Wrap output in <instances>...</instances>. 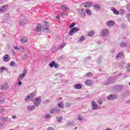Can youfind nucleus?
Masks as SVG:
<instances>
[{
	"label": "nucleus",
	"mask_w": 130,
	"mask_h": 130,
	"mask_svg": "<svg viewBox=\"0 0 130 130\" xmlns=\"http://www.w3.org/2000/svg\"><path fill=\"white\" fill-rule=\"evenodd\" d=\"M56 19H57V20H58V19H60L59 16H57L56 17Z\"/></svg>",
	"instance_id": "56"
},
{
	"label": "nucleus",
	"mask_w": 130,
	"mask_h": 130,
	"mask_svg": "<svg viewBox=\"0 0 130 130\" xmlns=\"http://www.w3.org/2000/svg\"><path fill=\"white\" fill-rule=\"evenodd\" d=\"M26 74H27V71L24 70L23 71V74H21L17 78V82L18 83V86H21L22 85V82L21 81L23 80V79L26 76Z\"/></svg>",
	"instance_id": "1"
},
{
	"label": "nucleus",
	"mask_w": 130,
	"mask_h": 130,
	"mask_svg": "<svg viewBox=\"0 0 130 130\" xmlns=\"http://www.w3.org/2000/svg\"><path fill=\"white\" fill-rule=\"evenodd\" d=\"M34 103L36 107L39 106V105H40V103H41V98H40V96L37 97L34 99Z\"/></svg>",
	"instance_id": "4"
},
{
	"label": "nucleus",
	"mask_w": 130,
	"mask_h": 130,
	"mask_svg": "<svg viewBox=\"0 0 130 130\" xmlns=\"http://www.w3.org/2000/svg\"><path fill=\"white\" fill-rule=\"evenodd\" d=\"M91 108L92 110H96L98 109V105L96 104L95 101H93L91 103Z\"/></svg>",
	"instance_id": "10"
},
{
	"label": "nucleus",
	"mask_w": 130,
	"mask_h": 130,
	"mask_svg": "<svg viewBox=\"0 0 130 130\" xmlns=\"http://www.w3.org/2000/svg\"><path fill=\"white\" fill-rule=\"evenodd\" d=\"M20 41H21L22 43H26V42L28 41V39H27V38H22L20 40Z\"/></svg>",
	"instance_id": "25"
},
{
	"label": "nucleus",
	"mask_w": 130,
	"mask_h": 130,
	"mask_svg": "<svg viewBox=\"0 0 130 130\" xmlns=\"http://www.w3.org/2000/svg\"><path fill=\"white\" fill-rule=\"evenodd\" d=\"M27 23L28 20H27L26 19H21L19 21V25L21 27L24 26V25H25V24H27Z\"/></svg>",
	"instance_id": "9"
},
{
	"label": "nucleus",
	"mask_w": 130,
	"mask_h": 130,
	"mask_svg": "<svg viewBox=\"0 0 130 130\" xmlns=\"http://www.w3.org/2000/svg\"><path fill=\"white\" fill-rule=\"evenodd\" d=\"M126 18H127L128 22H129L130 23V14L129 13H128L126 14Z\"/></svg>",
	"instance_id": "38"
},
{
	"label": "nucleus",
	"mask_w": 130,
	"mask_h": 130,
	"mask_svg": "<svg viewBox=\"0 0 130 130\" xmlns=\"http://www.w3.org/2000/svg\"><path fill=\"white\" fill-rule=\"evenodd\" d=\"M4 112V109H0V113H3Z\"/></svg>",
	"instance_id": "54"
},
{
	"label": "nucleus",
	"mask_w": 130,
	"mask_h": 130,
	"mask_svg": "<svg viewBox=\"0 0 130 130\" xmlns=\"http://www.w3.org/2000/svg\"><path fill=\"white\" fill-rule=\"evenodd\" d=\"M86 76L87 77H92V76H93V74H92V73L88 72L86 74Z\"/></svg>",
	"instance_id": "37"
},
{
	"label": "nucleus",
	"mask_w": 130,
	"mask_h": 130,
	"mask_svg": "<svg viewBox=\"0 0 130 130\" xmlns=\"http://www.w3.org/2000/svg\"><path fill=\"white\" fill-rule=\"evenodd\" d=\"M4 71H8V68L6 67H1L0 68V72L1 73H4Z\"/></svg>",
	"instance_id": "27"
},
{
	"label": "nucleus",
	"mask_w": 130,
	"mask_h": 130,
	"mask_svg": "<svg viewBox=\"0 0 130 130\" xmlns=\"http://www.w3.org/2000/svg\"><path fill=\"white\" fill-rule=\"evenodd\" d=\"M78 120H79V121H82V120H83V117H82V116L79 115L78 117Z\"/></svg>",
	"instance_id": "45"
},
{
	"label": "nucleus",
	"mask_w": 130,
	"mask_h": 130,
	"mask_svg": "<svg viewBox=\"0 0 130 130\" xmlns=\"http://www.w3.org/2000/svg\"><path fill=\"white\" fill-rule=\"evenodd\" d=\"M51 117V116L49 114L45 116V118L46 119H49V118H50Z\"/></svg>",
	"instance_id": "39"
},
{
	"label": "nucleus",
	"mask_w": 130,
	"mask_h": 130,
	"mask_svg": "<svg viewBox=\"0 0 130 130\" xmlns=\"http://www.w3.org/2000/svg\"><path fill=\"white\" fill-rule=\"evenodd\" d=\"M87 58H90V57H89V56H88V57H87Z\"/></svg>",
	"instance_id": "62"
},
{
	"label": "nucleus",
	"mask_w": 130,
	"mask_h": 130,
	"mask_svg": "<svg viewBox=\"0 0 130 130\" xmlns=\"http://www.w3.org/2000/svg\"><path fill=\"white\" fill-rule=\"evenodd\" d=\"M14 49H15V50H19V48H18L17 46H15L14 47Z\"/></svg>",
	"instance_id": "53"
},
{
	"label": "nucleus",
	"mask_w": 130,
	"mask_h": 130,
	"mask_svg": "<svg viewBox=\"0 0 130 130\" xmlns=\"http://www.w3.org/2000/svg\"><path fill=\"white\" fill-rule=\"evenodd\" d=\"M106 130H111V128H108V129H106Z\"/></svg>",
	"instance_id": "59"
},
{
	"label": "nucleus",
	"mask_w": 130,
	"mask_h": 130,
	"mask_svg": "<svg viewBox=\"0 0 130 130\" xmlns=\"http://www.w3.org/2000/svg\"><path fill=\"white\" fill-rule=\"evenodd\" d=\"M75 26H76V23L74 22L71 23L69 26V29H72V28H73V27H75Z\"/></svg>",
	"instance_id": "35"
},
{
	"label": "nucleus",
	"mask_w": 130,
	"mask_h": 130,
	"mask_svg": "<svg viewBox=\"0 0 130 130\" xmlns=\"http://www.w3.org/2000/svg\"><path fill=\"white\" fill-rule=\"evenodd\" d=\"M111 11H112L113 13L115 15H119V12L117 11V10H116L115 8H112L111 9Z\"/></svg>",
	"instance_id": "21"
},
{
	"label": "nucleus",
	"mask_w": 130,
	"mask_h": 130,
	"mask_svg": "<svg viewBox=\"0 0 130 130\" xmlns=\"http://www.w3.org/2000/svg\"><path fill=\"white\" fill-rule=\"evenodd\" d=\"M85 12L88 16H91L92 15V12L90 10V9H86Z\"/></svg>",
	"instance_id": "28"
},
{
	"label": "nucleus",
	"mask_w": 130,
	"mask_h": 130,
	"mask_svg": "<svg viewBox=\"0 0 130 130\" xmlns=\"http://www.w3.org/2000/svg\"><path fill=\"white\" fill-rule=\"evenodd\" d=\"M120 47H124L126 46V44L125 42H121L120 44Z\"/></svg>",
	"instance_id": "34"
},
{
	"label": "nucleus",
	"mask_w": 130,
	"mask_h": 130,
	"mask_svg": "<svg viewBox=\"0 0 130 130\" xmlns=\"http://www.w3.org/2000/svg\"><path fill=\"white\" fill-rule=\"evenodd\" d=\"M66 46V43H62L59 47V49H62Z\"/></svg>",
	"instance_id": "36"
},
{
	"label": "nucleus",
	"mask_w": 130,
	"mask_h": 130,
	"mask_svg": "<svg viewBox=\"0 0 130 130\" xmlns=\"http://www.w3.org/2000/svg\"><path fill=\"white\" fill-rule=\"evenodd\" d=\"M4 103V100L0 98V104H3Z\"/></svg>",
	"instance_id": "48"
},
{
	"label": "nucleus",
	"mask_w": 130,
	"mask_h": 130,
	"mask_svg": "<svg viewBox=\"0 0 130 130\" xmlns=\"http://www.w3.org/2000/svg\"><path fill=\"white\" fill-rule=\"evenodd\" d=\"M71 103H69V102H67L66 104H65V106H66V107H71Z\"/></svg>",
	"instance_id": "44"
},
{
	"label": "nucleus",
	"mask_w": 130,
	"mask_h": 130,
	"mask_svg": "<svg viewBox=\"0 0 130 130\" xmlns=\"http://www.w3.org/2000/svg\"><path fill=\"white\" fill-rule=\"evenodd\" d=\"M82 5L85 8H91V7H92V4L89 2L83 3Z\"/></svg>",
	"instance_id": "18"
},
{
	"label": "nucleus",
	"mask_w": 130,
	"mask_h": 130,
	"mask_svg": "<svg viewBox=\"0 0 130 130\" xmlns=\"http://www.w3.org/2000/svg\"><path fill=\"white\" fill-rule=\"evenodd\" d=\"M109 32V30L108 29H102L101 31V35L103 37H104L105 36H107V35H108Z\"/></svg>",
	"instance_id": "7"
},
{
	"label": "nucleus",
	"mask_w": 130,
	"mask_h": 130,
	"mask_svg": "<svg viewBox=\"0 0 130 130\" xmlns=\"http://www.w3.org/2000/svg\"><path fill=\"white\" fill-rule=\"evenodd\" d=\"M88 35L89 36H90L91 37H92V36H94V31H90L88 33Z\"/></svg>",
	"instance_id": "43"
},
{
	"label": "nucleus",
	"mask_w": 130,
	"mask_h": 130,
	"mask_svg": "<svg viewBox=\"0 0 130 130\" xmlns=\"http://www.w3.org/2000/svg\"><path fill=\"white\" fill-rule=\"evenodd\" d=\"M101 43V42H99V44H100Z\"/></svg>",
	"instance_id": "61"
},
{
	"label": "nucleus",
	"mask_w": 130,
	"mask_h": 130,
	"mask_svg": "<svg viewBox=\"0 0 130 130\" xmlns=\"http://www.w3.org/2000/svg\"><path fill=\"white\" fill-rule=\"evenodd\" d=\"M115 81V78L114 77H111L109 78L108 79V82L105 83V85H107L108 86V85H111V84H113V83H114Z\"/></svg>",
	"instance_id": "6"
},
{
	"label": "nucleus",
	"mask_w": 130,
	"mask_h": 130,
	"mask_svg": "<svg viewBox=\"0 0 130 130\" xmlns=\"http://www.w3.org/2000/svg\"><path fill=\"white\" fill-rule=\"evenodd\" d=\"M77 127H76L75 128V129H77Z\"/></svg>",
	"instance_id": "63"
},
{
	"label": "nucleus",
	"mask_w": 130,
	"mask_h": 130,
	"mask_svg": "<svg viewBox=\"0 0 130 130\" xmlns=\"http://www.w3.org/2000/svg\"><path fill=\"white\" fill-rule=\"evenodd\" d=\"M10 59L11 57L8 54H6L3 56V60L5 62H8V61H10Z\"/></svg>",
	"instance_id": "14"
},
{
	"label": "nucleus",
	"mask_w": 130,
	"mask_h": 130,
	"mask_svg": "<svg viewBox=\"0 0 130 130\" xmlns=\"http://www.w3.org/2000/svg\"><path fill=\"white\" fill-rule=\"evenodd\" d=\"M8 83H4L3 84V86H1V89L2 90H6V89H8Z\"/></svg>",
	"instance_id": "22"
},
{
	"label": "nucleus",
	"mask_w": 130,
	"mask_h": 130,
	"mask_svg": "<svg viewBox=\"0 0 130 130\" xmlns=\"http://www.w3.org/2000/svg\"><path fill=\"white\" fill-rule=\"evenodd\" d=\"M58 107H59V108H61L62 109L63 108V103L60 102L58 104Z\"/></svg>",
	"instance_id": "32"
},
{
	"label": "nucleus",
	"mask_w": 130,
	"mask_h": 130,
	"mask_svg": "<svg viewBox=\"0 0 130 130\" xmlns=\"http://www.w3.org/2000/svg\"><path fill=\"white\" fill-rule=\"evenodd\" d=\"M120 15H123L124 14V10L123 9H120Z\"/></svg>",
	"instance_id": "40"
},
{
	"label": "nucleus",
	"mask_w": 130,
	"mask_h": 130,
	"mask_svg": "<svg viewBox=\"0 0 130 130\" xmlns=\"http://www.w3.org/2000/svg\"><path fill=\"white\" fill-rule=\"evenodd\" d=\"M55 64V61H53L49 64V67H50V68H53Z\"/></svg>",
	"instance_id": "29"
},
{
	"label": "nucleus",
	"mask_w": 130,
	"mask_h": 130,
	"mask_svg": "<svg viewBox=\"0 0 130 130\" xmlns=\"http://www.w3.org/2000/svg\"><path fill=\"white\" fill-rule=\"evenodd\" d=\"M36 31L37 34H41V32H42V26L40 23H38L37 26L36 27Z\"/></svg>",
	"instance_id": "5"
},
{
	"label": "nucleus",
	"mask_w": 130,
	"mask_h": 130,
	"mask_svg": "<svg viewBox=\"0 0 130 130\" xmlns=\"http://www.w3.org/2000/svg\"><path fill=\"white\" fill-rule=\"evenodd\" d=\"M115 90H116V92H120V91H121V86L119 85L115 86Z\"/></svg>",
	"instance_id": "20"
},
{
	"label": "nucleus",
	"mask_w": 130,
	"mask_h": 130,
	"mask_svg": "<svg viewBox=\"0 0 130 130\" xmlns=\"http://www.w3.org/2000/svg\"><path fill=\"white\" fill-rule=\"evenodd\" d=\"M85 40V37L84 36H81L79 40V42H83Z\"/></svg>",
	"instance_id": "31"
},
{
	"label": "nucleus",
	"mask_w": 130,
	"mask_h": 130,
	"mask_svg": "<svg viewBox=\"0 0 130 130\" xmlns=\"http://www.w3.org/2000/svg\"><path fill=\"white\" fill-rule=\"evenodd\" d=\"M47 130H54L52 127H49Z\"/></svg>",
	"instance_id": "50"
},
{
	"label": "nucleus",
	"mask_w": 130,
	"mask_h": 130,
	"mask_svg": "<svg viewBox=\"0 0 130 130\" xmlns=\"http://www.w3.org/2000/svg\"><path fill=\"white\" fill-rule=\"evenodd\" d=\"M60 110L57 108H54L50 110V113L53 114V113H59Z\"/></svg>",
	"instance_id": "13"
},
{
	"label": "nucleus",
	"mask_w": 130,
	"mask_h": 130,
	"mask_svg": "<svg viewBox=\"0 0 130 130\" xmlns=\"http://www.w3.org/2000/svg\"><path fill=\"white\" fill-rule=\"evenodd\" d=\"M122 56H123V52H120L116 56V58H120Z\"/></svg>",
	"instance_id": "24"
},
{
	"label": "nucleus",
	"mask_w": 130,
	"mask_h": 130,
	"mask_svg": "<svg viewBox=\"0 0 130 130\" xmlns=\"http://www.w3.org/2000/svg\"><path fill=\"white\" fill-rule=\"evenodd\" d=\"M54 68H55V69H57V68H58V64H56L54 66Z\"/></svg>",
	"instance_id": "51"
},
{
	"label": "nucleus",
	"mask_w": 130,
	"mask_h": 130,
	"mask_svg": "<svg viewBox=\"0 0 130 130\" xmlns=\"http://www.w3.org/2000/svg\"><path fill=\"white\" fill-rule=\"evenodd\" d=\"M12 118L13 119H16V118H17V116H13Z\"/></svg>",
	"instance_id": "55"
},
{
	"label": "nucleus",
	"mask_w": 130,
	"mask_h": 130,
	"mask_svg": "<svg viewBox=\"0 0 130 130\" xmlns=\"http://www.w3.org/2000/svg\"><path fill=\"white\" fill-rule=\"evenodd\" d=\"M98 103H99V104H100V105H102V104H103V102H102V101H98Z\"/></svg>",
	"instance_id": "49"
},
{
	"label": "nucleus",
	"mask_w": 130,
	"mask_h": 130,
	"mask_svg": "<svg viewBox=\"0 0 130 130\" xmlns=\"http://www.w3.org/2000/svg\"><path fill=\"white\" fill-rule=\"evenodd\" d=\"M128 84H129V85H130V82H129V83H128Z\"/></svg>",
	"instance_id": "64"
},
{
	"label": "nucleus",
	"mask_w": 130,
	"mask_h": 130,
	"mask_svg": "<svg viewBox=\"0 0 130 130\" xmlns=\"http://www.w3.org/2000/svg\"><path fill=\"white\" fill-rule=\"evenodd\" d=\"M56 119H57V121H58V122H60V121H61V120H62V117H57Z\"/></svg>",
	"instance_id": "33"
},
{
	"label": "nucleus",
	"mask_w": 130,
	"mask_h": 130,
	"mask_svg": "<svg viewBox=\"0 0 130 130\" xmlns=\"http://www.w3.org/2000/svg\"><path fill=\"white\" fill-rule=\"evenodd\" d=\"M35 96V94L34 93H31L25 99V101H28L29 99H33V98Z\"/></svg>",
	"instance_id": "15"
},
{
	"label": "nucleus",
	"mask_w": 130,
	"mask_h": 130,
	"mask_svg": "<svg viewBox=\"0 0 130 130\" xmlns=\"http://www.w3.org/2000/svg\"><path fill=\"white\" fill-rule=\"evenodd\" d=\"M74 88H75V89H77V90L82 89V85L79 84H75V85H74Z\"/></svg>",
	"instance_id": "23"
},
{
	"label": "nucleus",
	"mask_w": 130,
	"mask_h": 130,
	"mask_svg": "<svg viewBox=\"0 0 130 130\" xmlns=\"http://www.w3.org/2000/svg\"><path fill=\"white\" fill-rule=\"evenodd\" d=\"M0 126H3V125H2V124L0 123Z\"/></svg>",
	"instance_id": "60"
},
{
	"label": "nucleus",
	"mask_w": 130,
	"mask_h": 130,
	"mask_svg": "<svg viewBox=\"0 0 130 130\" xmlns=\"http://www.w3.org/2000/svg\"><path fill=\"white\" fill-rule=\"evenodd\" d=\"M93 8L97 11L101 9V6L100 5H95L93 6Z\"/></svg>",
	"instance_id": "26"
},
{
	"label": "nucleus",
	"mask_w": 130,
	"mask_h": 130,
	"mask_svg": "<svg viewBox=\"0 0 130 130\" xmlns=\"http://www.w3.org/2000/svg\"><path fill=\"white\" fill-rule=\"evenodd\" d=\"M117 98V95L116 94H110L108 96L107 100H114V99H116Z\"/></svg>",
	"instance_id": "12"
},
{
	"label": "nucleus",
	"mask_w": 130,
	"mask_h": 130,
	"mask_svg": "<svg viewBox=\"0 0 130 130\" xmlns=\"http://www.w3.org/2000/svg\"><path fill=\"white\" fill-rule=\"evenodd\" d=\"M60 58L61 59H62L63 58H64V55H61L60 56Z\"/></svg>",
	"instance_id": "52"
},
{
	"label": "nucleus",
	"mask_w": 130,
	"mask_h": 130,
	"mask_svg": "<svg viewBox=\"0 0 130 130\" xmlns=\"http://www.w3.org/2000/svg\"><path fill=\"white\" fill-rule=\"evenodd\" d=\"M42 30L45 33H49V31H50V29L48 27V22H47V21H45V25L42 27Z\"/></svg>",
	"instance_id": "2"
},
{
	"label": "nucleus",
	"mask_w": 130,
	"mask_h": 130,
	"mask_svg": "<svg viewBox=\"0 0 130 130\" xmlns=\"http://www.w3.org/2000/svg\"><path fill=\"white\" fill-rule=\"evenodd\" d=\"M68 125H72V122H69Z\"/></svg>",
	"instance_id": "57"
},
{
	"label": "nucleus",
	"mask_w": 130,
	"mask_h": 130,
	"mask_svg": "<svg viewBox=\"0 0 130 130\" xmlns=\"http://www.w3.org/2000/svg\"><path fill=\"white\" fill-rule=\"evenodd\" d=\"M36 108V106L35 105L34 106H28L27 107V110L28 111H32V110H34Z\"/></svg>",
	"instance_id": "17"
},
{
	"label": "nucleus",
	"mask_w": 130,
	"mask_h": 130,
	"mask_svg": "<svg viewBox=\"0 0 130 130\" xmlns=\"http://www.w3.org/2000/svg\"><path fill=\"white\" fill-rule=\"evenodd\" d=\"M2 119L5 121H11V119L9 118H3Z\"/></svg>",
	"instance_id": "42"
},
{
	"label": "nucleus",
	"mask_w": 130,
	"mask_h": 130,
	"mask_svg": "<svg viewBox=\"0 0 130 130\" xmlns=\"http://www.w3.org/2000/svg\"><path fill=\"white\" fill-rule=\"evenodd\" d=\"M127 103H130V100H128V101H127Z\"/></svg>",
	"instance_id": "58"
},
{
	"label": "nucleus",
	"mask_w": 130,
	"mask_h": 130,
	"mask_svg": "<svg viewBox=\"0 0 130 130\" xmlns=\"http://www.w3.org/2000/svg\"><path fill=\"white\" fill-rule=\"evenodd\" d=\"M115 24V22L113 20L109 21L107 22V26H113Z\"/></svg>",
	"instance_id": "19"
},
{
	"label": "nucleus",
	"mask_w": 130,
	"mask_h": 130,
	"mask_svg": "<svg viewBox=\"0 0 130 130\" xmlns=\"http://www.w3.org/2000/svg\"><path fill=\"white\" fill-rule=\"evenodd\" d=\"M15 64H16V63L14 61H12L10 63L11 67H15Z\"/></svg>",
	"instance_id": "46"
},
{
	"label": "nucleus",
	"mask_w": 130,
	"mask_h": 130,
	"mask_svg": "<svg viewBox=\"0 0 130 130\" xmlns=\"http://www.w3.org/2000/svg\"><path fill=\"white\" fill-rule=\"evenodd\" d=\"M84 83L86 85V86H92V85H93V81L87 80L84 82Z\"/></svg>",
	"instance_id": "16"
},
{
	"label": "nucleus",
	"mask_w": 130,
	"mask_h": 130,
	"mask_svg": "<svg viewBox=\"0 0 130 130\" xmlns=\"http://www.w3.org/2000/svg\"><path fill=\"white\" fill-rule=\"evenodd\" d=\"M79 15L81 18H85L86 17V12L84 11V9H82L81 11H79Z\"/></svg>",
	"instance_id": "11"
},
{
	"label": "nucleus",
	"mask_w": 130,
	"mask_h": 130,
	"mask_svg": "<svg viewBox=\"0 0 130 130\" xmlns=\"http://www.w3.org/2000/svg\"><path fill=\"white\" fill-rule=\"evenodd\" d=\"M61 7L62 9H64V10H66V11H69V8L66 7V5H62Z\"/></svg>",
	"instance_id": "41"
},
{
	"label": "nucleus",
	"mask_w": 130,
	"mask_h": 130,
	"mask_svg": "<svg viewBox=\"0 0 130 130\" xmlns=\"http://www.w3.org/2000/svg\"><path fill=\"white\" fill-rule=\"evenodd\" d=\"M127 72H130V63L127 66Z\"/></svg>",
	"instance_id": "47"
},
{
	"label": "nucleus",
	"mask_w": 130,
	"mask_h": 130,
	"mask_svg": "<svg viewBox=\"0 0 130 130\" xmlns=\"http://www.w3.org/2000/svg\"><path fill=\"white\" fill-rule=\"evenodd\" d=\"M8 7L9 6L8 5H4L2 6L0 8V13H5L7 12V11L8 10Z\"/></svg>",
	"instance_id": "8"
},
{
	"label": "nucleus",
	"mask_w": 130,
	"mask_h": 130,
	"mask_svg": "<svg viewBox=\"0 0 130 130\" xmlns=\"http://www.w3.org/2000/svg\"><path fill=\"white\" fill-rule=\"evenodd\" d=\"M22 58L23 59H24V60H26V59H28V55L26 54H24L23 55H22Z\"/></svg>",
	"instance_id": "30"
},
{
	"label": "nucleus",
	"mask_w": 130,
	"mask_h": 130,
	"mask_svg": "<svg viewBox=\"0 0 130 130\" xmlns=\"http://www.w3.org/2000/svg\"><path fill=\"white\" fill-rule=\"evenodd\" d=\"M80 28L79 27H73L72 28L69 32L68 33V35H70V36H72L73 34H75V33H77L78 31H80Z\"/></svg>",
	"instance_id": "3"
}]
</instances>
